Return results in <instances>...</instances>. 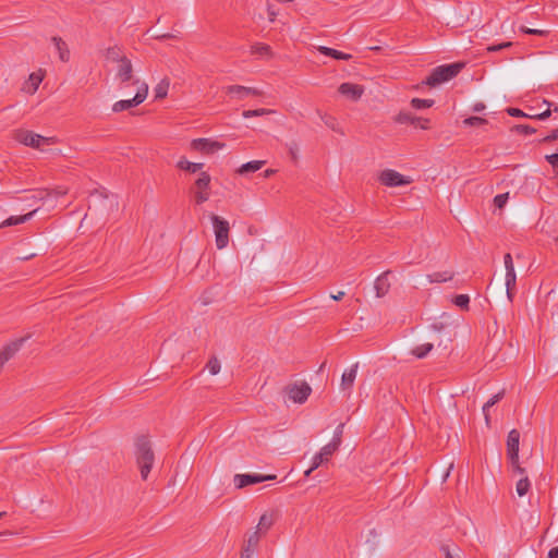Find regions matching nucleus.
<instances>
[{
	"label": "nucleus",
	"instance_id": "nucleus-1",
	"mask_svg": "<svg viewBox=\"0 0 558 558\" xmlns=\"http://www.w3.org/2000/svg\"><path fill=\"white\" fill-rule=\"evenodd\" d=\"M135 458L141 471V477L146 481L155 462V453L149 438L141 435L135 439Z\"/></svg>",
	"mask_w": 558,
	"mask_h": 558
},
{
	"label": "nucleus",
	"instance_id": "nucleus-2",
	"mask_svg": "<svg viewBox=\"0 0 558 558\" xmlns=\"http://www.w3.org/2000/svg\"><path fill=\"white\" fill-rule=\"evenodd\" d=\"M463 66L464 64L460 62L436 66L423 81V84L430 87H436L437 85H440L456 77Z\"/></svg>",
	"mask_w": 558,
	"mask_h": 558
},
{
	"label": "nucleus",
	"instance_id": "nucleus-3",
	"mask_svg": "<svg viewBox=\"0 0 558 558\" xmlns=\"http://www.w3.org/2000/svg\"><path fill=\"white\" fill-rule=\"evenodd\" d=\"M132 85L137 87L135 96L132 99H123L114 102L112 106L113 112H122L124 110H129L141 105L146 99L148 95V85L138 78H135Z\"/></svg>",
	"mask_w": 558,
	"mask_h": 558
},
{
	"label": "nucleus",
	"instance_id": "nucleus-4",
	"mask_svg": "<svg viewBox=\"0 0 558 558\" xmlns=\"http://www.w3.org/2000/svg\"><path fill=\"white\" fill-rule=\"evenodd\" d=\"M14 140L25 146L32 148H40L41 145H52L56 143L54 137H46L29 130H16Z\"/></svg>",
	"mask_w": 558,
	"mask_h": 558
},
{
	"label": "nucleus",
	"instance_id": "nucleus-5",
	"mask_svg": "<svg viewBox=\"0 0 558 558\" xmlns=\"http://www.w3.org/2000/svg\"><path fill=\"white\" fill-rule=\"evenodd\" d=\"M210 220L214 228L216 246L218 250H223L229 243V221L215 214L210 215Z\"/></svg>",
	"mask_w": 558,
	"mask_h": 558
},
{
	"label": "nucleus",
	"instance_id": "nucleus-6",
	"mask_svg": "<svg viewBox=\"0 0 558 558\" xmlns=\"http://www.w3.org/2000/svg\"><path fill=\"white\" fill-rule=\"evenodd\" d=\"M210 182L211 177L208 172H201L199 177L196 179L192 186V193L194 195V201L197 205H202L207 202L210 197Z\"/></svg>",
	"mask_w": 558,
	"mask_h": 558
},
{
	"label": "nucleus",
	"instance_id": "nucleus-7",
	"mask_svg": "<svg viewBox=\"0 0 558 558\" xmlns=\"http://www.w3.org/2000/svg\"><path fill=\"white\" fill-rule=\"evenodd\" d=\"M378 181L388 187H397L412 183V179L410 177L403 175L392 169L383 170L378 175Z\"/></svg>",
	"mask_w": 558,
	"mask_h": 558
},
{
	"label": "nucleus",
	"instance_id": "nucleus-8",
	"mask_svg": "<svg viewBox=\"0 0 558 558\" xmlns=\"http://www.w3.org/2000/svg\"><path fill=\"white\" fill-rule=\"evenodd\" d=\"M134 70L132 61L129 58L123 59L118 63L116 70V80L119 81V86L121 88L128 86L129 82H133L134 80Z\"/></svg>",
	"mask_w": 558,
	"mask_h": 558
},
{
	"label": "nucleus",
	"instance_id": "nucleus-9",
	"mask_svg": "<svg viewBox=\"0 0 558 558\" xmlns=\"http://www.w3.org/2000/svg\"><path fill=\"white\" fill-rule=\"evenodd\" d=\"M504 263L506 268V290H507V296L510 301H512L513 293L515 290V283H517V275L512 262V256L510 253L505 254L504 256Z\"/></svg>",
	"mask_w": 558,
	"mask_h": 558
},
{
	"label": "nucleus",
	"instance_id": "nucleus-10",
	"mask_svg": "<svg viewBox=\"0 0 558 558\" xmlns=\"http://www.w3.org/2000/svg\"><path fill=\"white\" fill-rule=\"evenodd\" d=\"M223 147V143L210 138H195L191 142V149L205 155L214 154Z\"/></svg>",
	"mask_w": 558,
	"mask_h": 558
},
{
	"label": "nucleus",
	"instance_id": "nucleus-11",
	"mask_svg": "<svg viewBox=\"0 0 558 558\" xmlns=\"http://www.w3.org/2000/svg\"><path fill=\"white\" fill-rule=\"evenodd\" d=\"M276 475H262V474H236L234 483L236 488H243L248 485L258 484L265 481L275 480Z\"/></svg>",
	"mask_w": 558,
	"mask_h": 558
},
{
	"label": "nucleus",
	"instance_id": "nucleus-12",
	"mask_svg": "<svg viewBox=\"0 0 558 558\" xmlns=\"http://www.w3.org/2000/svg\"><path fill=\"white\" fill-rule=\"evenodd\" d=\"M312 392V388L307 383L294 384L288 387V395L295 403H303L307 400Z\"/></svg>",
	"mask_w": 558,
	"mask_h": 558
},
{
	"label": "nucleus",
	"instance_id": "nucleus-13",
	"mask_svg": "<svg viewBox=\"0 0 558 558\" xmlns=\"http://www.w3.org/2000/svg\"><path fill=\"white\" fill-rule=\"evenodd\" d=\"M338 92L352 99V100H359L363 93H364V88L363 86L361 85H357V84H352V83H342L339 87H338Z\"/></svg>",
	"mask_w": 558,
	"mask_h": 558
},
{
	"label": "nucleus",
	"instance_id": "nucleus-14",
	"mask_svg": "<svg viewBox=\"0 0 558 558\" xmlns=\"http://www.w3.org/2000/svg\"><path fill=\"white\" fill-rule=\"evenodd\" d=\"M519 446L520 433L518 429L513 428L509 432L507 437V457L515 460L517 456H519Z\"/></svg>",
	"mask_w": 558,
	"mask_h": 558
},
{
	"label": "nucleus",
	"instance_id": "nucleus-15",
	"mask_svg": "<svg viewBox=\"0 0 558 558\" xmlns=\"http://www.w3.org/2000/svg\"><path fill=\"white\" fill-rule=\"evenodd\" d=\"M391 274L390 270L384 271L378 276L374 282V289L377 298L385 296L390 290V281L388 276Z\"/></svg>",
	"mask_w": 558,
	"mask_h": 558
},
{
	"label": "nucleus",
	"instance_id": "nucleus-16",
	"mask_svg": "<svg viewBox=\"0 0 558 558\" xmlns=\"http://www.w3.org/2000/svg\"><path fill=\"white\" fill-rule=\"evenodd\" d=\"M336 451L337 449H335L333 446H330L329 444L324 446L320 451L313 457L312 470H316L323 463L327 462L329 457H331Z\"/></svg>",
	"mask_w": 558,
	"mask_h": 558
},
{
	"label": "nucleus",
	"instance_id": "nucleus-17",
	"mask_svg": "<svg viewBox=\"0 0 558 558\" xmlns=\"http://www.w3.org/2000/svg\"><path fill=\"white\" fill-rule=\"evenodd\" d=\"M542 106H546V109L542 112H529V119L545 120L550 117L551 112H558V106L556 104L547 101L546 99L542 101L539 108Z\"/></svg>",
	"mask_w": 558,
	"mask_h": 558
},
{
	"label": "nucleus",
	"instance_id": "nucleus-18",
	"mask_svg": "<svg viewBox=\"0 0 558 558\" xmlns=\"http://www.w3.org/2000/svg\"><path fill=\"white\" fill-rule=\"evenodd\" d=\"M227 94H236L240 97H243L245 95H253V96H260L263 93L255 88V87H246L241 85H230L226 88Z\"/></svg>",
	"mask_w": 558,
	"mask_h": 558
},
{
	"label": "nucleus",
	"instance_id": "nucleus-19",
	"mask_svg": "<svg viewBox=\"0 0 558 558\" xmlns=\"http://www.w3.org/2000/svg\"><path fill=\"white\" fill-rule=\"evenodd\" d=\"M505 397V389L494 395L484 405H483V414L485 418L486 426H490V414L489 409L498 403Z\"/></svg>",
	"mask_w": 558,
	"mask_h": 558
},
{
	"label": "nucleus",
	"instance_id": "nucleus-20",
	"mask_svg": "<svg viewBox=\"0 0 558 558\" xmlns=\"http://www.w3.org/2000/svg\"><path fill=\"white\" fill-rule=\"evenodd\" d=\"M357 367H359V363H355L354 365H352V367L350 369L345 371L342 374V377H341L342 390L350 389L353 386V383L356 378Z\"/></svg>",
	"mask_w": 558,
	"mask_h": 558
},
{
	"label": "nucleus",
	"instance_id": "nucleus-21",
	"mask_svg": "<svg viewBox=\"0 0 558 558\" xmlns=\"http://www.w3.org/2000/svg\"><path fill=\"white\" fill-rule=\"evenodd\" d=\"M52 43L58 50L59 58L62 62H68L70 60V50L68 48L66 43L58 36L52 37Z\"/></svg>",
	"mask_w": 558,
	"mask_h": 558
},
{
	"label": "nucleus",
	"instance_id": "nucleus-22",
	"mask_svg": "<svg viewBox=\"0 0 558 558\" xmlns=\"http://www.w3.org/2000/svg\"><path fill=\"white\" fill-rule=\"evenodd\" d=\"M454 277L453 271L445 270V271H436L427 275V280L430 283H441L452 280Z\"/></svg>",
	"mask_w": 558,
	"mask_h": 558
},
{
	"label": "nucleus",
	"instance_id": "nucleus-23",
	"mask_svg": "<svg viewBox=\"0 0 558 558\" xmlns=\"http://www.w3.org/2000/svg\"><path fill=\"white\" fill-rule=\"evenodd\" d=\"M36 211H37V209H34L33 211L22 215V216H11L0 225V228L24 223V222L28 221L35 215Z\"/></svg>",
	"mask_w": 558,
	"mask_h": 558
},
{
	"label": "nucleus",
	"instance_id": "nucleus-24",
	"mask_svg": "<svg viewBox=\"0 0 558 558\" xmlns=\"http://www.w3.org/2000/svg\"><path fill=\"white\" fill-rule=\"evenodd\" d=\"M177 167L180 170H184V171H187V172H191V173H196V172H198V171H201L203 169L204 163H202V162H191L186 158L182 157L178 161Z\"/></svg>",
	"mask_w": 558,
	"mask_h": 558
},
{
	"label": "nucleus",
	"instance_id": "nucleus-25",
	"mask_svg": "<svg viewBox=\"0 0 558 558\" xmlns=\"http://www.w3.org/2000/svg\"><path fill=\"white\" fill-rule=\"evenodd\" d=\"M317 50L322 54L331 57V58L337 59V60H350L352 58V56L349 54V53H344L342 51L336 50L333 48L325 47V46H319L317 48Z\"/></svg>",
	"mask_w": 558,
	"mask_h": 558
},
{
	"label": "nucleus",
	"instance_id": "nucleus-26",
	"mask_svg": "<svg viewBox=\"0 0 558 558\" xmlns=\"http://www.w3.org/2000/svg\"><path fill=\"white\" fill-rule=\"evenodd\" d=\"M105 57L108 61L119 63L123 59L128 58L119 46H112L107 48Z\"/></svg>",
	"mask_w": 558,
	"mask_h": 558
},
{
	"label": "nucleus",
	"instance_id": "nucleus-27",
	"mask_svg": "<svg viewBox=\"0 0 558 558\" xmlns=\"http://www.w3.org/2000/svg\"><path fill=\"white\" fill-rule=\"evenodd\" d=\"M264 165H265V161H263V160L248 161V162L242 165L236 170V172L239 174H246V173H250V172H255V171H258L259 169H262V167Z\"/></svg>",
	"mask_w": 558,
	"mask_h": 558
},
{
	"label": "nucleus",
	"instance_id": "nucleus-28",
	"mask_svg": "<svg viewBox=\"0 0 558 558\" xmlns=\"http://www.w3.org/2000/svg\"><path fill=\"white\" fill-rule=\"evenodd\" d=\"M169 87H170L169 78H167V77L162 78L154 88L155 98L156 99L166 98L168 95Z\"/></svg>",
	"mask_w": 558,
	"mask_h": 558
},
{
	"label": "nucleus",
	"instance_id": "nucleus-29",
	"mask_svg": "<svg viewBox=\"0 0 558 558\" xmlns=\"http://www.w3.org/2000/svg\"><path fill=\"white\" fill-rule=\"evenodd\" d=\"M416 120H417V117L409 111H400L395 117V121L399 124L416 125Z\"/></svg>",
	"mask_w": 558,
	"mask_h": 558
},
{
	"label": "nucleus",
	"instance_id": "nucleus-30",
	"mask_svg": "<svg viewBox=\"0 0 558 558\" xmlns=\"http://www.w3.org/2000/svg\"><path fill=\"white\" fill-rule=\"evenodd\" d=\"M274 518L271 514L264 513L258 521L257 530L259 534H265L272 526Z\"/></svg>",
	"mask_w": 558,
	"mask_h": 558
},
{
	"label": "nucleus",
	"instance_id": "nucleus-31",
	"mask_svg": "<svg viewBox=\"0 0 558 558\" xmlns=\"http://www.w3.org/2000/svg\"><path fill=\"white\" fill-rule=\"evenodd\" d=\"M43 81V76L36 73H32L29 75L28 82L26 83L24 90H26L29 94H34L37 89L39 84Z\"/></svg>",
	"mask_w": 558,
	"mask_h": 558
},
{
	"label": "nucleus",
	"instance_id": "nucleus-32",
	"mask_svg": "<svg viewBox=\"0 0 558 558\" xmlns=\"http://www.w3.org/2000/svg\"><path fill=\"white\" fill-rule=\"evenodd\" d=\"M251 52H252V54H257V56L266 57V58H270L272 54L270 46H268L266 44H260V43L254 44L251 47Z\"/></svg>",
	"mask_w": 558,
	"mask_h": 558
},
{
	"label": "nucleus",
	"instance_id": "nucleus-33",
	"mask_svg": "<svg viewBox=\"0 0 558 558\" xmlns=\"http://www.w3.org/2000/svg\"><path fill=\"white\" fill-rule=\"evenodd\" d=\"M317 113L326 126H328L329 129H331L335 132H339L342 134V131L339 129V123L335 117L327 114V113H322L320 111H317Z\"/></svg>",
	"mask_w": 558,
	"mask_h": 558
},
{
	"label": "nucleus",
	"instance_id": "nucleus-34",
	"mask_svg": "<svg viewBox=\"0 0 558 558\" xmlns=\"http://www.w3.org/2000/svg\"><path fill=\"white\" fill-rule=\"evenodd\" d=\"M530 487H531V483H530V480L526 475H524L522 478H520L515 485V490H517V494L522 497V496H525L527 494V492L530 490Z\"/></svg>",
	"mask_w": 558,
	"mask_h": 558
},
{
	"label": "nucleus",
	"instance_id": "nucleus-35",
	"mask_svg": "<svg viewBox=\"0 0 558 558\" xmlns=\"http://www.w3.org/2000/svg\"><path fill=\"white\" fill-rule=\"evenodd\" d=\"M344 424H339L333 433L332 440L329 442L330 446H333L335 449H339L341 441H342V434H343Z\"/></svg>",
	"mask_w": 558,
	"mask_h": 558
},
{
	"label": "nucleus",
	"instance_id": "nucleus-36",
	"mask_svg": "<svg viewBox=\"0 0 558 558\" xmlns=\"http://www.w3.org/2000/svg\"><path fill=\"white\" fill-rule=\"evenodd\" d=\"M410 104H411L412 108L420 110V109L433 107L435 104V100L434 99L413 98Z\"/></svg>",
	"mask_w": 558,
	"mask_h": 558
},
{
	"label": "nucleus",
	"instance_id": "nucleus-37",
	"mask_svg": "<svg viewBox=\"0 0 558 558\" xmlns=\"http://www.w3.org/2000/svg\"><path fill=\"white\" fill-rule=\"evenodd\" d=\"M433 350L432 343H424L421 344L412 350V354L415 355L417 359L425 357L430 351Z\"/></svg>",
	"mask_w": 558,
	"mask_h": 558
},
{
	"label": "nucleus",
	"instance_id": "nucleus-38",
	"mask_svg": "<svg viewBox=\"0 0 558 558\" xmlns=\"http://www.w3.org/2000/svg\"><path fill=\"white\" fill-rule=\"evenodd\" d=\"M272 113H275V110L262 108V109H255V110H244L242 112V116H243V118L248 119V118H253V117H262V116L272 114Z\"/></svg>",
	"mask_w": 558,
	"mask_h": 558
},
{
	"label": "nucleus",
	"instance_id": "nucleus-39",
	"mask_svg": "<svg viewBox=\"0 0 558 558\" xmlns=\"http://www.w3.org/2000/svg\"><path fill=\"white\" fill-rule=\"evenodd\" d=\"M452 302L461 310H469L470 298L468 294H458L452 299Z\"/></svg>",
	"mask_w": 558,
	"mask_h": 558
},
{
	"label": "nucleus",
	"instance_id": "nucleus-40",
	"mask_svg": "<svg viewBox=\"0 0 558 558\" xmlns=\"http://www.w3.org/2000/svg\"><path fill=\"white\" fill-rule=\"evenodd\" d=\"M220 361L216 356H213L206 364V368L211 375H217L220 372Z\"/></svg>",
	"mask_w": 558,
	"mask_h": 558
},
{
	"label": "nucleus",
	"instance_id": "nucleus-41",
	"mask_svg": "<svg viewBox=\"0 0 558 558\" xmlns=\"http://www.w3.org/2000/svg\"><path fill=\"white\" fill-rule=\"evenodd\" d=\"M259 539H260V534L258 533V531H255L253 534H251L248 536V538L245 542V545L243 547L252 548L255 550L256 547L258 546Z\"/></svg>",
	"mask_w": 558,
	"mask_h": 558
},
{
	"label": "nucleus",
	"instance_id": "nucleus-42",
	"mask_svg": "<svg viewBox=\"0 0 558 558\" xmlns=\"http://www.w3.org/2000/svg\"><path fill=\"white\" fill-rule=\"evenodd\" d=\"M487 120L481 117H469L463 120V124L468 126H478L486 124Z\"/></svg>",
	"mask_w": 558,
	"mask_h": 558
},
{
	"label": "nucleus",
	"instance_id": "nucleus-43",
	"mask_svg": "<svg viewBox=\"0 0 558 558\" xmlns=\"http://www.w3.org/2000/svg\"><path fill=\"white\" fill-rule=\"evenodd\" d=\"M508 459H509L512 471L515 474L521 475L523 477L525 475V469L520 465L519 456H517L515 460L513 458H508Z\"/></svg>",
	"mask_w": 558,
	"mask_h": 558
},
{
	"label": "nucleus",
	"instance_id": "nucleus-44",
	"mask_svg": "<svg viewBox=\"0 0 558 558\" xmlns=\"http://www.w3.org/2000/svg\"><path fill=\"white\" fill-rule=\"evenodd\" d=\"M511 131L526 135L536 132V130L533 126H530L527 124H517L511 129Z\"/></svg>",
	"mask_w": 558,
	"mask_h": 558
},
{
	"label": "nucleus",
	"instance_id": "nucleus-45",
	"mask_svg": "<svg viewBox=\"0 0 558 558\" xmlns=\"http://www.w3.org/2000/svg\"><path fill=\"white\" fill-rule=\"evenodd\" d=\"M509 193L498 194L494 197V205L501 209L508 202Z\"/></svg>",
	"mask_w": 558,
	"mask_h": 558
},
{
	"label": "nucleus",
	"instance_id": "nucleus-46",
	"mask_svg": "<svg viewBox=\"0 0 558 558\" xmlns=\"http://www.w3.org/2000/svg\"><path fill=\"white\" fill-rule=\"evenodd\" d=\"M512 46V43L511 41H505V43H501V44H498V45H492V46H488L486 48V50L488 52H496V51H500L505 48H509Z\"/></svg>",
	"mask_w": 558,
	"mask_h": 558
},
{
	"label": "nucleus",
	"instance_id": "nucleus-47",
	"mask_svg": "<svg viewBox=\"0 0 558 558\" xmlns=\"http://www.w3.org/2000/svg\"><path fill=\"white\" fill-rule=\"evenodd\" d=\"M507 112L509 116L511 117H515V118H529V112H524L522 111L521 109L519 108H508L507 109Z\"/></svg>",
	"mask_w": 558,
	"mask_h": 558
},
{
	"label": "nucleus",
	"instance_id": "nucleus-48",
	"mask_svg": "<svg viewBox=\"0 0 558 558\" xmlns=\"http://www.w3.org/2000/svg\"><path fill=\"white\" fill-rule=\"evenodd\" d=\"M49 196H50L49 190L45 189V190H37V191H35V193L33 194L32 198L36 199V201H43V199H46Z\"/></svg>",
	"mask_w": 558,
	"mask_h": 558
},
{
	"label": "nucleus",
	"instance_id": "nucleus-49",
	"mask_svg": "<svg viewBox=\"0 0 558 558\" xmlns=\"http://www.w3.org/2000/svg\"><path fill=\"white\" fill-rule=\"evenodd\" d=\"M521 32H523L524 34L538 35V36H546L548 34L547 31L534 29V28H529V27H524V26L521 27Z\"/></svg>",
	"mask_w": 558,
	"mask_h": 558
},
{
	"label": "nucleus",
	"instance_id": "nucleus-50",
	"mask_svg": "<svg viewBox=\"0 0 558 558\" xmlns=\"http://www.w3.org/2000/svg\"><path fill=\"white\" fill-rule=\"evenodd\" d=\"M415 126L420 128L421 130H428L430 128V121L429 119L417 117Z\"/></svg>",
	"mask_w": 558,
	"mask_h": 558
},
{
	"label": "nucleus",
	"instance_id": "nucleus-51",
	"mask_svg": "<svg viewBox=\"0 0 558 558\" xmlns=\"http://www.w3.org/2000/svg\"><path fill=\"white\" fill-rule=\"evenodd\" d=\"M546 160L551 165L558 174V154L547 155Z\"/></svg>",
	"mask_w": 558,
	"mask_h": 558
},
{
	"label": "nucleus",
	"instance_id": "nucleus-52",
	"mask_svg": "<svg viewBox=\"0 0 558 558\" xmlns=\"http://www.w3.org/2000/svg\"><path fill=\"white\" fill-rule=\"evenodd\" d=\"M50 192V196L53 195V196H63L65 194H68L69 190L64 186H57L52 190H49Z\"/></svg>",
	"mask_w": 558,
	"mask_h": 558
},
{
	"label": "nucleus",
	"instance_id": "nucleus-53",
	"mask_svg": "<svg viewBox=\"0 0 558 558\" xmlns=\"http://www.w3.org/2000/svg\"><path fill=\"white\" fill-rule=\"evenodd\" d=\"M556 140H558V128L554 129L549 135H547L543 140H541V143H549V142H553Z\"/></svg>",
	"mask_w": 558,
	"mask_h": 558
},
{
	"label": "nucleus",
	"instance_id": "nucleus-54",
	"mask_svg": "<svg viewBox=\"0 0 558 558\" xmlns=\"http://www.w3.org/2000/svg\"><path fill=\"white\" fill-rule=\"evenodd\" d=\"M254 549L252 548H246V547H243L242 550H241V556L240 558H253L254 556Z\"/></svg>",
	"mask_w": 558,
	"mask_h": 558
},
{
	"label": "nucleus",
	"instance_id": "nucleus-55",
	"mask_svg": "<svg viewBox=\"0 0 558 558\" xmlns=\"http://www.w3.org/2000/svg\"><path fill=\"white\" fill-rule=\"evenodd\" d=\"M440 549H441V551L445 554V558H460V556H459V555L454 556V555L451 553V550H450V548H449V546H448V545H442Z\"/></svg>",
	"mask_w": 558,
	"mask_h": 558
},
{
	"label": "nucleus",
	"instance_id": "nucleus-56",
	"mask_svg": "<svg viewBox=\"0 0 558 558\" xmlns=\"http://www.w3.org/2000/svg\"><path fill=\"white\" fill-rule=\"evenodd\" d=\"M298 150H299V147L295 143H292L289 147V153L291 155V158L293 160H296L298 159Z\"/></svg>",
	"mask_w": 558,
	"mask_h": 558
},
{
	"label": "nucleus",
	"instance_id": "nucleus-57",
	"mask_svg": "<svg viewBox=\"0 0 558 558\" xmlns=\"http://www.w3.org/2000/svg\"><path fill=\"white\" fill-rule=\"evenodd\" d=\"M175 37H177L175 35L170 34V33L155 35V38L158 40L173 39Z\"/></svg>",
	"mask_w": 558,
	"mask_h": 558
},
{
	"label": "nucleus",
	"instance_id": "nucleus-58",
	"mask_svg": "<svg viewBox=\"0 0 558 558\" xmlns=\"http://www.w3.org/2000/svg\"><path fill=\"white\" fill-rule=\"evenodd\" d=\"M267 10H268L269 21L274 22L276 20L277 12L274 10L272 5H268Z\"/></svg>",
	"mask_w": 558,
	"mask_h": 558
},
{
	"label": "nucleus",
	"instance_id": "nucleus-59",
	"mask_svg": "<svg viewBox=\"0 0 558 558\" xmlns=\"http://www.w3.org/2000/svg\"><path fill=\"white\" fill-rule=\"evenodd\" d=\"M548 558H558V546L553 547L548 553Z\"/></svg>",
	"mask_w": 558,
	"mask_h": 558
},
{
	"label": "nucleus",
	"instance_id": "nucleus-60",
	"mask_svg": "<svg viewBox=\"0 0 558 558\" xmlns=\"http://www.w3.org/2000/svg\"><path fill=\"white\" fill-rule=\"evenodd\" d=\"M485 109V105L483 102H477L473 107V111L481 112Z\"/></svg>",
	"mask_w": 558,
	"mask_h": 558
},
{
	"label": "nucleus",
	"instance_id": "nucleus-61",
	"mask_svg": "<svg viewBox=\"0 0 558 558\" xmlns=\"http://www.w3.org/2000/svg\"><path fill=\"white\" fill-rule=\"evenodd\" d=\"M343 296H344L343 291H339L337 294H331V299H333L335 301H340Z\"/></svg>",
	"mask_w": 558,
	"mask_h": 558
},
{
	"label": "nucleus",
	"instance_id": "nucleus-62",
	"mask_svg": "<svg viewBox=\"0 0 558 558\" xmlns=\"http://www.w3.org/2000/svg\"><path fill=\"white\" fill-rule=\"evenodd\" d=\"M274 173H275V170H272V169H267V170L264 172V177H265V178H269V177H271Z\"/></svg>",
	"mask_w": 558,
	"mask_h": 558
},
{
	"label": "nucleus",
	"instance_id": "nucleus-63",
	"mask_svg": "<svg viewBox=\"0 0 558 558\" xmlns=\"http://www.w3.org/2000/svg\"><path fill=\"white\" fill-rule=\"evenodd\" d=\"M452 468H453V464H452V463H450V465H449V468H448V470H447L446 474L444 475L442 481H446V480H447V477L449 476L450 470H451Z\"/></svg>",
	"mask_w": 558,
	"mask_h": 558
},
{
	"label": "nucleus",
	"instance_id": "nucleus-64",
	"mask_svg": "<svg viewBox=\"0 0 558 558\" xmlns=\"http://www.w3.org/2000/svg\"><path fill=\"white\" fill-rule=\"evenodd\" d=\"M314 470H312V466L305 471V476H310V474L313 472Z\"/></svg>",
	"mask_w": 558,
	"mask_h": 558
}]
</instances>
